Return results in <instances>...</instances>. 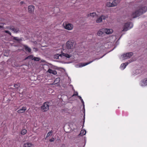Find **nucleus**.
<instances>
[{"instance_id": "1", "label": "nucleus", "mask_w": 147, "mask_h": 147, "mask_svg": "<svg viewBox=\"0 0 147 147\" xmlns=\"http://www.w3.org/2000/svg\"><path fill=\"white\" fill-rule=\"evenodd\" d=\"M147 11V7L145 6L141 7L139 9L133 12L131 17L133 18H136L146 12Z\"/></svg>"}, {"instance_id": "2", "label": "nucleus", "mask_w": 147, "mask_h": 147, "mask_svg": "<svg viewBox=\"0 0 147 147\" xmlns=\"http://www.w3.org/2000/svg\"><path fill=\"white\" fill-rule=\"evenodd\" d=\"M133 26V23L131 22H128L125 24L123 31H126L131 28Z\"/></svg>"}, {"instance_id": "3", "label": "nucleus", "mask_w": 147, "mask_h": 147, "mask_svg": "<svg viewBox=\"0 0 147 147\" xmlns=\"http://www.w3.org/2000/svg\"><path fill=\"white\" fill-rule=\"evenodd\" d=\"M49 103L47 102H44L41 107V108L43 112L47 111L49 109Z\"/></svg>"}, {"instance_id": "4", "label": "nucleus", "mask_w": 147, "mask_h": 147, "mask_svg": "<svg viewBox=\"0 0 147 147\" xmlns=\"http://www.w3.org/2000/svg\"><path fill=\"white\" fill-rule=\"evenodd\" d=\"M11 38L14 42L20 43L22 40L23 38H19L18 37H14L11 36Z\"/></svg>"}, {"instance_id": "5", "label": "nucleus", "mask_w": 147, "mask_h": 147, "mask_svg": "<svg viewBox=\"0 0 147 147\" xmlns=\"http://www.w3.org/2000/svg\"><path fill=\"white\" fill-rule=\"evenodd\" d=\"M133 55V53L131 52L124 54L122 55L123 56V59H129Z\"/></svg>"}, {"instance_id": "6", "label": "nucleus", "mask_w": 147, "mask_h": 147, "mask_svg": "<svg viewBox=\"0 0 147 147\" xmlns=\"http://www.w3.org/2000/svg\"><path fill=\"white\" fill-rule=\"evenodd\" d=\"M74 43L71 41H67L66 43V47L68 49H73Z\"/></svg>"}, {"instance_id": "7", "label": "nucleus", "mask_w": 147, "mask_h": 147, "mask_svg": "<svg viewBox=\"0 0 147 147\" xmlns=\"http://www.w3.org/2000/svg\"><path fill=\"white\" fill-rule=\"evenodd\" d=\"M99 59V58H96L95 59L93 60L92 61H90L87 62V63H80L79 64V67H82L83 66H84L86 65H88V64H89L90 63H92V62H93L94 61H95V60H98Z\"/></svg>"}, {"instance_id": "8", "label": "nucleus", "mask_w": 147, "mask_h": 147, "mask_svg": "<svg viewBox=\"0 0 147 147\" xmlns=\"http://www.w3.org/2000/svg\"><path fill=\"white\" fill-rule=\"evenodd\" d=\"M7 28L10 30H12L13 32L15 33H18L19 31V29L17 28H15L13 26H10L7 27Z\"/></svg>"}, {"instance_id": "9", "label": "nucleus", "mask_w": 147, "mask_h": 147, "mask_svg": "<svg viewBox=\"0 0 147 147\" xmlns=\"http://www.w3.org/2000/svg\"><path fill=\"white\" fill-rule=\"evenodd\" d=\"M64 27L65 29L68 30H70L73 29V25L71 24H66Z\"/></svg>"}, {"instance_id": "10", "label": "nucleus", "mask_w": 147, "mask_h": 147, "mask_svg": "<svg viewBox=\"0 0 147 147\" xmlns=\"http://www.w3.org/2000/svg\"><path fill=\"white\" fill-rule=\"evenodd\" d=\"M34 7L33 5H29L28 6V11L29 13H32L34 12Z\"/></svg>"}, {"instance_id": "11", "label": "nucleus", "mask_w": 147, "mask_h": 147, "mask_svg": "<svg viewBox=\"0 0 147 147\" xmlns=\"http://www.w3.org/2000/svg\"><path fill=\"white\" fill-rule=\"evenodd\" d=\"M27 109L26 107L23 106L22 107V108L18 110L17 111V112L19 113H22L25 112Z\"/></svg>"}, {"instance_id": "12", "label": "nucleus", "mask_w": 147, "mask_h": 147, "mask_svg": "<svg viewBox=\"0 0 147 147\" xmlns=\"http://www.w3.org/2000/svg\"><path fill=\"white\" fill-rule=\"evenodd\" d=\"M59 56L61 57L63 56L68 58L71 57V55H69L68 54L65 53H62L61 54H59Z\"/></svg>"}, {"instance_id": "13", "label": "nucleus", "mask_w": 147, "mask_h": 147, "mask_svg": "<svg viewBox=\"0 0 147 147\" xmlns=\"http://www.w3.org/2000/svg\"><path fill=\"white\" fill-rule=\"evenodd\" d=\"M47 72H49L50 74H52L54 75H56L57 74V72L56 71L52 70L50 69H49Z\"/></svg>"}, {"instance_id": "14", "label": "nucleus", "mask_w": 147, "mask_h": 147, "mask_svg": "<svg viewBox=\"0 0 147 147\" xmlns=\"http://www.w3.org/2000/svg\"><path fill=\"white\" fill-rule=\"evenodd\" d=\"M24 47V49L28 53H30L31 52V49L29 48L28 46L26 45H23Z\"/></svg>"}, {"instance_id": "15", "label": "nucleus", "mask_w": 147, "mask_h": 147, "mask_svg": "<svg viewBox=\"0 0 147 147\" xmlns=\"http://www.w3.org/2000/svg\"><path fill=\"white\" fill-rule=\"evenodd\" d=\"M121 0H113V4H112V5H113L112 6H116L120 2Z\"/></svg>"}, {"instance_id": "16", "label": "nucleus", "mask_w": 147, "mask_h": 147, "mask_svg": "<svg viewBox=\"0 0 147 147\" xmlns=\"http://www.w3.org/2000/svg\"><path fill=\"white\" fill-rule=\"evenodd\" d=\"M129 63V62H125V63H123L121 64L120 67L121 68H123V69H125L126 67V66L128 65V64Z\"/></svg>"}, {"instance_id": "17", "label": "nucleus", "mask_w": 147, "mask_h": 147, "mask_svg": "<svg viewBox=\"0 0 147 147\" xmlns=\"http://www.w3.org/2000/svg\"><path fill=\"white\" fill-rule=\"evenodd\" d=\"M105 30L106 33L107 34H111L113 32V30L112 29H106Z\"/></svg>"}, {"instance_id": "18", "label": "nucleus", "mask_w": 147, "mask_h": 147, "mask_svg": "<svg viewBox=\"0 0 147 147\" xmlns=\"http://www.w3.org/2000/svg\"><path fill=\"white\" fill-rule=\"evenodd\" d=\"M33 146L34 145L31 143H27L24 144V147H30Z\"/></svg>"}, {"instance_id": "19", "label": "nucleus", "mask_w": 147, "mask_h": 147, "mask_svg": "<svg viewBox=\"0 0 147 147\" xmlns=\"http://www.w3.org/2000/svg\"><path fill=\"white\" fill-rule=\"evenodd\" d=\"M143 85L146 86L147 85V77L144 78L142 81Z\"/></svg>"}, {"instance_id": "20", "label": "nucleus", "mask_w": 147, "mask_h": 147, "mask_svg": "<svg viewBox=\"0 0 147 147\" xmlns=\"http://www.w3.org/2000/svg\"><path fill=\"white\" fill-rule=\"evenodd\" d=\"M82 130L80 133L78 135V136H82L84 135H85L86 134V131L85 130L82 131Z\"/></svg>"}, {"instance_id": "21", "label": "nucleus", "mask_w": 147, "mask_h": 147, "mask_svg": "<svg viewBox=\"0 0 147 147\" xmlns=\"http://www.w3.org/2000/svg\"><path fill=\"white\" fill-rule=\"evenodd\" d=\"M102 16H100L99 18H98L96 20V22L97 23H100L102 21Z\"/></svg>"}, {"instance_id": "22", "label": "nucleus", "mask_w": 147, "mask_h": 147, "mask_svg": "<svg viewBox=\"0 0 147 147\" xmlns=\"http://www.w3.org/2000/svg\"><path fill=\"white\" fill-rule=\"evenodd\" d=\"M78 97L81 100V102H82V105H83V109H84V111H85V108H84V102L83 99H82V98L81 97V96H78Z\"/></svg>"}, {"instance_id": "23", "label": "nucleus", "mask_w": 147, "mask_h": 147, "mask_svg": "<svg viewBox=\"0 0 147 147\" xmlns=\"http://www.w3.org/2000/svg\"><path fill=\"white\" fill-rule=\"evenodd\" d=\"M27 132V130L26 129H23L21 131V134L22 135H25Z\"/></svg>"}, {"instance_id": "24", "label": "nucleus", "mask_w": 147, "mask_h": 147, "mask_svg": "<svg viewBox=\"0 0 147 147\" xmlns=\"http://www.w3.org/2000/svg\"><path fill=\"white\" fill-rule=\"evenodd\" d=\"M96 15V13L95 12H93L92 13H90L89 14H88V16H90L92 17H94Z\"/></svg>"}, {"instance_id": "25", "label": "nucleus", "mask_w": 147, "mask_h": 147, "mask_svg": "<svg viewBox=\"0 0 147 147\" xmlns=\"http://www.w3.org/2000/svg\"><path fill=\"white\" fill-rule=\"evenodd\" d=\"M53 131H50L47 134L46 137V138H48L50 136L52 135V133Z\"/></svg>"}, {"instance_id": "26", "label": "nucleus", "mask_w": 147, "mask_h": 147, "mask_svg": "<svg viewBox=\"0 0 147 147\" xmlns=\"http://www.w3.org/2000/svg\"><path fill=\"white\" fill-rule=\"evenodd\" d=\"M112 4H113V2L112 3H111L110 2H109L107 3V6L108 7H114V6H112L113 5H112Z\"/></svg>"}, {"instance_id": "27", "label": "nucleus", "mask_w": 147, "mask_h": 147, "mask_svg": "<svg viewBox=\"0 0 147 147\" xmlns=\"http://www.w3.org/2000/svg\"><path fill=\"white\" fill-rule=\"evenodd\" d=\"M20 86V84L19 83L18 84H15L14 85V87L16 88H18Z\"/></svg>"}, {"instance_id": "28", "label": "nucleus", "mask_w": 147, "mask_h": 147, "mask_svg": "<svg viewBox=\"0 0 147 147\" xmlns=\"http://www.w3.org/2000/svg\"><path fill=\"white\" fill-rule=\"evenodd\" d=\"M32 60H34L35 61H39L40 60V59L38 57H34Z\"/></svg>"}, {"instance_id": "29", "label": "nucleus", "mask_w": 147, "mask_h": 147, "mask_svg": "<svg viewBox=\"0 0 147 147\" xmlns=\"http://www.w3.org/2000/svg\"><path fill=\"white\" fill-rule=\"evenodd\" d=\"M103 34V32L102 31H98L97 33V35L99 36H100L102 35Z\"/></svg>"}, {"instance_id": "30", "label": "nucleus", "mask_w": 147, "mask_h": 147, "mask_svg": "<svg viewBox=\"0 0 147 147\" xmlns=\"http://www.w3.org/2000/svg\"><path fill=\"white\" fill-rule=\"evenodd\" d=\"M59 56H59V54H57L54 55V58L55 59H59Z\"/></svg>"}, {"instance_id": "31", "label": "nucleus", "mask_w": 147, "mask_h": 147, "mask_svg": "<svg viewBox=\"0 0 147 147\" xmlns=\"http://www.w3.org/2000/svg\"><path fill=\"white\" fill-rule=\"evenodd\" d=\"M4 32H5L6 33H7L9 34L11 36V33L8 30H5L4 31Z\"/></svg>"}, {"instance_id": "32", "label": "nucleus", "mask_w": 147, "mask_h": 147, "mask_svg": "<svg viewBox=\"0 0 147 147\" xmlns=\"http://www.w3.org/2000/svg\"><path fill=\"white\" fill-rule=\"evenodd\" d=\"M60 78H58L55 79V82H57V83H58L60 82Z\"/></svg>"}, {"instance_id": "33", "label": "nucleus", "mask_w": 147, "mask_h": 147, "mask_svg": "<svg viewBox=\"0 0 147 147\" xmlns=\"http://www.w3.org/2000/svg\"><path fill=\"white\" fill-rule=\"evenodd\" d=\"M74 94L72 95V97L74 96H78V92H74Z\"/></svg>"}, {"instance_id": "34", "label": "nucleus", "mask_w": 147, "mask_h": 147, "mask_svg": "<svg viewBox=\"0 0 147 147\" xmlns=\"http://www.w3.org/2000/svg\"><path fill=\"white\" fill-rule=\"evenodd\" d=\"M28 57L29 59H33V56L32 55H30L28 56Z\"/></svg>"}, {"instance_id": "35", "label": "nucleus", "mask_w": 147, "mask_h": 147, "mask_svg": "<svg viewBox=\"0 0 147 147\" xmlns=\"http://www.w3.org/2000/svg\"><path fill=\"white\" fill-rule=\"evenodd\" d=\"M55 140V138H52L51 139H50L49 140V141L50 142H53Z\"/></svg>"}, {"instance_id": "36", "label": "nucleus", "mask_w": 147, "mask_h": 147, "mask_svg": "<svg viewBox=\"0 0 147 147\" xmlns=\"http://www.w3.org/2000/svg\"><path fill=\"white\" fill-rule=\"evenodd\" d=\"M83 123H82V124L83 125V127L84 124V123L85 122V115H84V119H83Z\"/></svg>"}, {"instance_id": "37", "label": "nucleus", "mask_w": 147, "mask_h": 147, "mask_svg": "<svg viewBox=\"0 0 147 147\" xmlns=\"http://www.w3.org/2000/svg\"><path fill=\"white\" fill-rule=\"evenodd\" d=\"M101 16H102V19H103V20H105L106 19V17L105 16H104L103 15H102Z\"/></svg>"}, {"instance_id": "38", "label": "nucleus", "mask_w": 147, "mask_h": 147, "mask_svg": "<svg viewBox=\"0 0 147 147\" xmlns=\"http://www.w3.org/2000/svg\"><path fill=\"white\" fill-rule=\"evenodd\" d=\"M20 135H19V138H18V136L17 137V138L18 139V141H20L21 140V139H20Z\"/></svg>"}, {"instance_id": "39", "label": "nucleus", "mask_w": 147, "mask_h": 147, "mask_svg": "<svg viewBox=\"0 0 147 147\" xmlns=\"http://www.w3.org/2000/svg\"><path fill=\"white\" fill-rule=\"evenodd\" d=\"M0 24H2L3 25V26L5 24V23H3V22H0Z\"/></svg>"}, {"instance_id": "40", "label": "nucleus", "mask_w": 147, "mask_h": 147, "mask_svg": "<svg viewBox=\"0 0 147 147\" xmlns=\"http://www.w3.org/2000/svg\"><path fill=\"white\" fill-rule=\"evenodd\" d=\"M3 28H4V27L3 26H0V29Z\"/></svg>"}, {"instance_id": "41", "label": "nucleus", "mask_w": 147, "mask_h": 147, "mask_svg": "<svg viewBox=\"0 0 147 147\" xmlns=\"http://www.w3.org/2000/svg\"><path fill=\"white\" fill-rule=\"evenodd\" d=\"M34 49H35V51H38V49L37 48H34Z\"/></svg>"}, {"instance_id": "42", "label": "nucleus", "mask_w": 147, "mask_h": 147, "mask_svg": "<svg viewBox=\"0 0 147 147\" xmlns=\"http://www.w3.org/2000/svg\"><path fill=\"white\" fill-rule=\"evenodd\" d=\"M28 59V56L27 57H26L25 58L24 60H26V59Z\"/></svg>"}, {"instance_id": "43", "label": "nucleus", "mask_w": 147, "mask_h": 147, "mask_svg": "<svg viewBox=\"0 0 147 147\" xmlns=\"http://www.w3.org/2000/svg\"><path fill=\"white\" fill-rule=\"evenodd\" d=\"M23 3H24L23 1H21L20 2V3L21 4H22Z\"/></svg>"}, {"instance_id": "44", "label": "nucleus", "mask_w": 147, "mask_h": 147, "mask_svg": "<svg viewBox=\"0 0 147 147\" xmlns=\"http://www.w3.org/2000/svg\"><path fill=\"white\" fill-rule=\"evenodd\" d=\"M60 140V139H59H59H58H58H57V140Z\"/></svg>"}, {"instance_id": "45", "label": "nucleus", "mask_w": 147, "mask_h": 147, "mask_svg": "<svg viewBox=\"0 0 147 147\" xmlns=\"http://www.w3.org/2000/svg\"><path fill=\"white\" fill-rule=\"evenodd\" d=\"M22 94H24V91H23L22 92Z\"/></svg>"}, {"instance_id": "46", "label": "nucleus", "mask_w": 147, "mask_h": 147, "mask_svg": "<svg viewBox=\"0 0 147 147\" xmlns=\"http://www.w3.org/2000/svg\"><path fill=\"white\" fill-rule=\"evenodd\" d=\"M103 57V56H102V57H101L100 58H102Z\"/></svg>"}]
</instances>
